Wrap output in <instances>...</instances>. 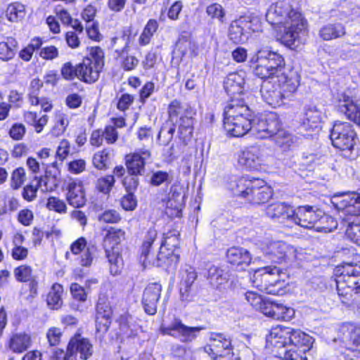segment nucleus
Returning a JSON list of instances; mask_svg holds the SVG:
<instances>
[{"label": "nucleus", "instance_id": "41", "mask_svg": "<svg viewBox=\"0 0 360 360\" xmlns=\"http://www.w3.org/2000/svg\"><path fill=\"white\" fill-rule=\"evenodd\" d=\"M125 239V231L120 229L110 228L104 238V245L108 247H117Z\"/></svg>", "mask_w": 360, "mask_h": 360}, {"label": "nucleus", "instance_id": "3", "mask_svg": "<svg viewBox=\"0 0 360 360\" xmlns=\"http://www.w3.org/2000/svg\"><path fill=\"white\" fill-rule=\"evenodd\" d=\"M250 63L256 64L254 67V73L262 79H271L274 83L288 81L289 83L284 86L290 91L299 86L298 76L295 73L287 75L284 72L283 57L267 47L257 50L251 57Z\"/></svg>", "mask_w": 360, "mask_h": 360}, {"label": "nucleus", "instance_id": "8", "mask_svg": "<svg viewBox=\"0 0 360 360\" xmlns=\"http://www.w3.org/2000/svg\"><path fill=\"white\" fill-rule=\"evenodd\" d=\"M335 278L331 280L330 285H335L338 292L352 290V285L356 284L354 278L360 276V265L352 263H344L337 266L334 269Z\"/></svg>", "mask_w": 360, "mask_h": 360}, {"label": "nucleus", "instance_id": "16", "mask_svg": "<svg viewBox=\"0 0 360 360\" xmlns=\"http://www.w3.org/2000/svg\"><path fill=\"white\" fill-rule=\"evenodd\" d=\"M265 213L272 220L286 226H291L293 208L286 202H276L269 205Z\"/></svg>", "mask_w": 360, "mask_h": 360}, {"label": "nucleus", "instance_id": "20", "mask_svg": "<svg viewBox=\"0 0 360 360\" xmlns=\"http://www.w3.org/2000/svg\"><path fill=\"white\" fill-rule=\"evenodd\" d=\"M92 345L89 340L80 336L72 338L68 345V360H76L77 354L80 358L87 359L92 355Z\"/></svg>", "mask_w": 360, "mask_h": 360}, {"label": "nucleus", "instance_id": "17", "mask_svg": "<svg viewBox=\"0 0 360 360\" xmlns=\"http://www.w3.org/2000/svg\"><path fill=\"white\" fill-rule=\"evenodd\" d=\"M245 85V72H238L229 74L224 81V88L226 94L233 98H244L243 91Z\"/></svg>", "mask_w": 360, "mask_h": 360}, {"label": "nucleus", "instance_id": "12", "mask_svg": "<svg viewBox=\"0 0 360 360\" xmlns=\"http://www.w3.org/2000/svg\"><path fill=\"white\" fill-rule=\"evenodd\" d=\"M251 122V129L249 132L260 139L273 136L281 127L275 115H270L268 117H256L252 114Z\"/></svg>", "mask_w": 360, "mask_h": 360}, {"label": "nucleus", "instance_id": "37", "mask_svg": "<svg viewBox=\"0 0 360 360\" xmlns=\"http://www.w3.org/2000/svg\"><path fill=\"white\" fill-rule=\"evenodd\" d=\"M207 279L211 285L221 290V286L228 281V273L217 266H211L208 269Z\"/></svg>", "mask_w": 360, "mask_h": 360}, {"label": "nucleus", "instance_id": "38", "mask_svg": "<svg viewBox=\"0 0 360 360\" xmlns=\"http://www.w3.org/2000/svg\"><path fill=\"white\" fill-rule=\"evenodd\" d=\"M246 300L256 309L259 310L264 315L267 316L271 300L264 297L261 294H245Z\"/></svg>", "mask_w": 360, "mask_h": 360}, {"label": "nucleus", "instance_id": "45", "mask_svg": "<svg viewBox=\"0 0 360 360\" xmlns=\"http://www.w3.org/2000/svg\"><path fill=\"white\" fill-rule=\"evenodd\" d=\"M110 161V151L108 149H103L96 153L92 159L94 166L100 170L106 169Z\"/></svg>", "mask_w": 360, "mask_h": 360}, {"label": "nucleus", "instance_id": "33", "mask_svg": "<svg viewBox=\"0 0 360 360\" xmlns=\"http://www.w3.org/2000/svg\"><path fill=\"white\" fill-rule=\"evenodd\" d=\"M125 165L131 175H142L144 173L146 162L139 153L127 155Z\"/></svg>", "mask_w": 360, "mask_h": 360}, {"label": "nucleus", "instance_id": "39", "mask_svg": "<svg viewBox=\"0 0 360 360\" xmlns=\"http://www.w3.org/2000/svg\"><path fill=\"white\" fill-rule=\"evenodd\" d=\"M17 41L12 37H6L4 41H0V60L8 61L15 55Z\"/></svg>", "mask_w": 360, "mask_h": 360}, {"label": "nucleus", "instance_id": "26", "mask_svg": "<svg viewBox=\"0 0 360 360\" xmlns=\"http://www.w3.org/2000/svg\"><path fill=\"white\" fill-rule=\"evenodd\" d=\"M101 70L89 58H84L82 62L77 65L79 79L85 83H94L98 80Z\"/></svg>", "mask_w": 360, "mask_h": 360}, {"label": "nucleus", "instance_id": "47", "mask_svg": "<svg viewBox=\"0 0 360 360\" xmlns=\"http://www.w3.org/2000/svg\"><path fill=\"white\" fill-rule=\"evenodd\" d=\"M255 273V276H262L265 281H269V278L272 277L276 281L281 274V270L275 265H269L257 269Z\"/></svg>", "mask_w": 360, "mask_h": 360}, {"label": "nucleus", "instance_id": "1", "mask_svg": "<svg viewBox=\"0 0 360 360\" xmlns=\"http://www.w3.org/2000/svg\"><path fill=\"white\" fill-rule=\"evenodd\" d=\"M266 347L285 360H307L305 352L312 345L311 336L298 329L277 326L266 338Z\"/></svg>", "mask_w": 360, "mask_h": 360}, {"label": "nucleus", "instance_id": "22", "mask_svg": "<svg viewBox=\"0 0 360 360\" xmlns=\"http://www.w3.org/2000/svg\"><path fill=\"white\" fill-rule=\"evenodd\" d=\"M66 198L68 203L74 207H83L86 201L82 182L78 179L70 180L67 186Z\"/></svg>", "mask_w": 360, "mask_h": 360}, {"label": "nucleus", "instance_id": "53", "mask_svg": "<svg viewBox=\"0 0 360 360\" xmlns=\"http://www.w3.org/2000/svg\"><path fill=\"white\" fill-rule=\"evenodd\" d=\"M346 233L352 242L360 245V221L349 222Z\"/></svg>", "mask_w": 360, "mask_h": 360}, {"label": "nucleus", "instance_id": "27", "mask_svg": "<svg viewBox=\"0 0 360 360\" xmlns=\"http://www.w3.org/2000/svg\"><path fill=\"white\" fill-rule=\"evenodd\" d=\"M338 111L343 113L346 117L360 126V108L354 101L353 98L342 95L338 105Z\"/></svg>", "mask_w": 360, "mask_h": 360}, {"label": "nucleus", "instance_id": "35", "mask_svg": "<svg viewBox=\"0 0 360 360\" xmlns=\"http://www.w3.org/2000/svg\"><path fill=\"white\" fill-rule=\"evenodd\" d=\"M48 180L47 177L41 178L37 180L36 186L30 184L25 186L22 192L23 199L27 202L33 201L37 197V193L39 188H41V189L45 191H52L53 189V186H48Z\"/></svg>", "mask_w": 360, "mask_h": 360}, {"label": "nucleus", "instance_id": "61", "mask_svg": "<svg viewBox=\"0 0 360 360\" xmlns=\"http://www.w3.org/2000/svg\"><path fill=\"white\" fill-rule=\"evenodd\" d=\"M62 331L59 328L51 327L46 332V338L50 346H56L60 342Z\"/></svg>", "mask_w": 360, "mask_h": 360}, {"label": "nucleus", "instance_id": "46", "mask_svg": "<svg viewBox=\"0 0 360 360\" xmlns=\"http://www.w3.org/2000/svg\"><path fill=\"white\" fill-rule=\"evenodd\" d=\"M160 294H143L142 304L145 312L148 315H154L157 311V303Z\"/></svg>", "mask_w": 360, "mask_h": 360}, {"label": "nucleus", "instance_id": "58", "mask_svg": "<svg viewBox=\"0 0 360 360\" xmlns=\"http://www.w3.org/2000/svg\"><path fill=\"white\" fill-rule=\"evenodd\" d=\"M46 207L50 210H53L59 213H65L67 207L63 200L56 198H49L46 203Z\"/></svg>", "mask_w": 360, "mask_h": 360}, {"label": "nucleus", "instance_id": "18", "mask_svg": "<svg viewBox=\"0 0 360 360\" xmlns=\"http://www.w3.org/2000/svg\"><path fill=\"white\" fill-rule=\"evenodd\" d=\"M359 195V193L355 192L335 194L332 198V202L338 210H342L347 214L355 216Z\"/></svg>", "mask_w": 360, "mask_h": 360}, {"label": "nucleus", "instance_id": "5", "mask_svg": "<svg viewBox=\"0 0 360 360\" xmlns=\"http://www.w3.org/2000/svg\"><path fill=\"white\" fill-rule=\"evenodd\" d=\"M169 118L178 124L179 139L189 141L193 132L194 110L188 103L172 101L168 107Z\"/></svg>", "mask_w": 360, "mask_h": 360}, {"label": "nucleus", "instance_id": "42", "mask_svg": "<svg viewBox=\"0 0 360 360\" xmlns=\"http://www.w3.org/2000/svg\"><path fill=\"white\" fill-rule=\"evenodd\" d=\"M158 22L156 20L150 19L141 34L139 43L141 46H146L150 42L151 38L158 29Z\"/></svg>", "mask_w": 360, "mask_h": 360}, {"label": "nucleus", "instance_id": "50", "mask_svg": "<svg viewBox=\"0 0 360 360\" xmlns=\"http://www.w3.org/2000/svg\"><path fill=\"white\" fill-rule=\"evenodd\" d=\"M26 179L25 171L22 167H18L11 174L10 186L13 190H18Z\"/></svg>", "mask_w": 360, "mask_h": 360}, {"label": "nucleus", "instance_id": "57", "mask_svg": "<svg viewBox=\"0 0 360 360\" xmlns=\"http://www.w3.org/2000/svg\"><path fill=\"white\" fill-rule=\"evenodd\" d=\"M174 132V126H172L168 129H167L166 127H162L158 136V140L160 142V144L162 146H167L172 140Z\"/></svg>", "mask_w": 360, "mask_h": 360}, {"label": "nucleus", "instance_id": "60", "mask_svg": "<svg viewBox=\"0 0 360 360\" xmlns=\"http://www.w3.org/2000/svg\"><path fill=\"white\" fill-rule=\"evenodd\" d=\"M95 252V246L88 245V247L81 253L80 264L82 266H90L92 264Z\"/></svg>", "mask_w": 360, "mask_h": 360}, {"label": "nucleus", "instance_id": "13", "mask_svg": "<svg viewBox=\"0 0 360 360\" xmlns=\"http://www.w3.org/2000/svg\"><path fill=\"white\" fill-rule=\"evenodd\" d=\"M293 246L282 241L271 243L265 249V257L275 264H281L292 260L296 257Z\"/></svg>", "mask_w": 360, "mask_h": 360}, {"label": "nucleus", "instance_id": "56", "mask_svg": "<svg viewBox=\"0 0 360 360\" xmlns=\"http://www.w3.org/2000/svg\"><path fill=\"white\" fill-rule=\"evenodd\" d=\"M111 323V316H107L105 314L96 315V328L97 333L104 334L106 333Z\"/></svg>", "mask_w": 360, "mask_h": 360}, {"label": "nucleus", "instance_id": "23", "mask_svg": "<svg viewBox=\"0 0 360 360\" xmlns=\"http://www.w3.org/2000/svg\"><path fill=\"white\" fill-rule=\"evenodd\" d=\"M212 358L221 356L226 350L232 349L231 340L221 333L212 334L210 340V344L205 347Z\"/></svg>", "mask_w": 360, "mask_h": 360}, {"label": "nucleus", "instance_id": "51", "mask_svg": "<svg viewBox=\"0 0 360 360\" xmlns=\"http://www.w3.org/2000/svg\"><path fill=\"white\" fill-rule=\"evenodd\" d=\"M96 314L112 316V307L108 301L107 294H100L96 305Z\"/></svg>", "mask_w": 360, "mask_h": 360}, {"label": "nucleus", "instance_id": "2", "mask_svg": "<svg viewBox=\"0 0 360 360\" xmlns=\"http://www.w3.org/2000/svg\"><path fill=\"white\" fill-rule=\"evenodd\" d=\"M266 19L269 24L283 28L280 30L281 40L286 46H297L304 41L307 22L288 0L271 5L266 13Z\"/></svg>", "mask_w": 360, "mask_h": 360}, {"label": "nucleus", "instance_id": "19", "mask_svg": "<svg viewBox=\"0 0 360 360\" xmlns=\"http://www.w3.org/2000/svg\"><path fill=\"white\" fill-rule=\"evenodd\" d=\"M273 195L271 188L263 180L253 179V184L246 200L252 205H260L268 201Z\"/></svg>", "mask_w": 360, "mask_h": 360}, {"label": "nucleus", "instance_id": "64", "mask_svg": "<svg viewBox=\"0 0 360 360\" xmlns=\"http://www.w3.org/2000/svg\"><path fill=\"white\" fill-rule=\"evenodd\" d=\"M86 165L83 159L74 160L68 164V170L72 174H78L85 170Z\"/></svg>", "mask_w": 360, "mask_h": 360}, {"label": "nucleus", "instance_id": "9", "mask_svg": "<svg viewBox=\"0 0 360 360\" xmlns=\"http://www.w3.org/2000/svg\"><path fill=\"white\" fill-rule=\"evenodd\" d=\"M131 37L129 30H124L120 37H114L111 40L112 47L115 49L117 58L121 60V67L125 71H131L138 65L139 60L129 55Z\"/></svg>", "mask_w": 360, "mask_h": 360}, {"label": "nucleus", "instance_id": "34", "mask_svg": "<svg viewBox=\"0 0 360 360\" xmlns=\"http://www.w3.org/2000/svg\"><path fill=\"white\" fill-rule=\"evenodd\" d=\"M269 308L267 316L274 319L289 321L295 315V311L292 308L287 307L282 304H278L273 301Z\"/></svg>", "mask_w": 360, "mask_h": 360}, {"label": "nucleus", "instance_id": "63", "mask_svg": "<svg viewBox=\"0 0 360 360\" xmlns=\"http://www.w3.org/2000/svg\"><path fill=\"white\" fill-rule=\"evenodd\" d=\"M188 141H184L180 140L179 142H175L172 144L169 148L167 154L169 157L176 158L184 152L185 148Z\"/></svg>", "mask_w": 360, "mask_h": 360}, {"label": "nucleus", "instance_id": "7", "mask_svg": "<svg viewBox=\"0 0 360 360\" xmlns=\"http://www.w3.org/2000/svg\"><path fill=\"white\" fill-rule=\"evenodd\" d=\"M269 153V148L264 145L250 146L238 153V162L247 169L257 170L266 164Z\"/></svg>", "mask_w": 360, "mask_h": 360}, {"label": "nucleus", "instance_id": "49", "mask_svg": "<svg viewBox=\"0 0 360 360\" xmlns=\"http://www.w3.org/2000/svg\"><path fill=\"white\" fill-rule=\"evenodd\" d=\"M69 124V117L63 112H58L56 116V123L53 129V133L56 136L62 134Z\"/></svg>", "mask_w": 360, "mask_h": 360}, {"label": "nucleus", "instance_id": "43", "mask_svg": "<svg viewBox=\"0 0 360 360\" xmlns=\"http://www.w3.org/2000/svg\"><path fill=\"white\" fill-rule=\"evenodd\" d=\"M6 15L11 22H16L24 18L25 15V6L20 3H12L7 7Z\"/></svg>", "mask_w": 360, "mask_h": 360}, {"label": "nucleus", "instance_id": "29", "mask_svg": "<svg viewBox=\"0 0 360 360\" xmlns=\"http://www.w3.org/2000/svg\"><path fill=\"white\" fill-rule=\"evenodd\" d=\"M252 184L253 179L241 176L231 180L228 184V188L233 195L246 200Z\"/></svg>", "mask_w": 360, "mask_h": 360}, {"label": "nucleus", "instance_id": "11", "mask_svg": "<svg viewBox=\"0 0 360 360\" xmlns=\"http://www.w3.org/2000/svg\"><path fill=\"white\" fill-rule=\"evenodd\" d=\"M202 327H190L184 325L179 318L174 317L171 323H162L160 331L163 335H170L182 342H190L194 340Z\"/></svg>", "mask_w": 360, "mask_h": 360}, {"label": "nucleus", "instance_id": "24", "mask_svg": "<svg viewBox=\"0 0 360 360\" xmlns=\"http://www.w3.org/2000/svg\"><path fill=\"white\" fill-rule=\"evenodd\" d=\"M250 21L240 18L233 21L229 28V37L235 44L245 42L248 39V29H251Z\"/></svg>", "mask_w": 360, "mask_h": 360}, {"label": "nucleus", "instance_id": "52", "mask_svg": "<svg viewBox=\"0 0 360 360\" xmlns=\"http://www.w3.org/2000/svg\"><path fill=\"white\" fill-rule=\"evenodd\" d=\"M115 184L113 175H107L98 179L96 181V188L105 194L109 193Z\"/></svg>", "mask_w": 360, "mask_h": 360}, {"label": "nucleus", "instance_id": "62", "mask_svg": "<svg viewBox=\"0 0 360 360\" xmlns=\"http://www.w3.org/2000/svg\"><path fill=\"white\" fill-rule=\"evenodd\" d=\"M120 219V214L114 210H106L98 217V220L104 223H117Z\"/></svg>", "mask_w": 360, "mask_h": 360}, {"label": "nucleus", "instance_id": "10", "mask_svg": "<svg viewBox=\"0 0 360 360\" xmlns=\"http://www.w3.org/2000/svg\"><path fill=\"white\" fill-rule=\"evenodd\" d=\"M333 146L341 150H351L355 145L356 133L349 122H335L330 131Z\"/></svg>", "mask_w": 360, "mask_h": 360}, {"label": "nucleus", "instance_id": "40", "mask_svg": "<svg viewBox=\"0 0 360 360\" xmlns=\"http://www.w3.org/2000/svg\"><path fill=\"white\" fill-rule=\"evenodd\" d=\"M120 332L123 335L131 338L135 336L137 332V326L133 317L129 314L121 315L119 319Z\"/></svg>", "mask_w": 360, "mask_h": 360}, {"label": "nucleus", "instance_id": "30", "mask_svg": "<svg viewBox=\"0 0 360 360\" xmlns=\"http://www.w3.org/2000/svg\"><path fill=\"white\" fill-rule=\"evenodd\" d=\"M31 345L30 336L25 333L13 334L7 343V347L14 353H22Z\"/></svg>", "mask_w": 360, "mask_h": 360}, {"label": "nucleus", "instance_id": "31", "mask_svg": "<svg viewBox=\"0 0 360 360\" xmlns=\"http://www.w3.org/2000/svg\"><path fill=\"white\" fill-rule=\"evenodd\" d=\"M179 233L176 230L169 231L163 235L160 251L163 252L165 248L168 250V253L165 254L163 252L162 264L165 262V259L168 258V256L172 255L175 248L179 245Z\"/></svg>", "mask_w": 360, "mask_h": 360}, {"label": "nucleus", "instance_id": "4", "mask_svg": "<svg viewBox=\"0 0 360 360\" xmlns=\"http://www.w3.org/2000/svg\"><path fill=\"white\" fill-rule=\"evenodd\" d=\"M224 127L234 137H240L251 129L252 111L244 98H233L224 108Z\"/></svg>", "mask_w": 360, "mask_h": 360}, {"label": "nucleus", "instance_id": "25", "mask_svg": "<svg viewBox=\"0 0 360 360\" xmlns=\"http://www.w3.org/2000/svg\"><path fill=\"white\" fill-rule=\"evenodd\" d=\"M227 260L239 270H245L250 264L252 257L249 251L240 247H232L227 250Z\"/></svg>", "mask_w": 360, "mask_h": 360}, {"label": "nucleus", "instance_id": "54", "mask_svg": "<svg viewBox=\"0 0 360 360\" xmlns=\"http://www.w3.org/2000/svg\"><path fill=\"white\" fill-rule=\"evenodd\" d=\"M60 72L63 78L66 80L70 81L75 78L79 79L77 65L74 67L70 62H67L63 65Z\"/></svg>", "mask_w": 360, "mask_h": 360}, {"label": "nucleus", "instance_id": "44", "mask_svg": "<svg viewBox=\"0 0 360 360\" xmlns=\"http://www.w3.org/2000/svg\"><path fill=\"white\" fill-rule=\"evenodd\" d=\"M273 139L276 144L283 151L291 150L290 148L293 143L291 134L284 130L278 129V131L273 135Z\"/></svg>", "mask_w": 360, "mask_h": 360}, {"label": "nucleus", "instance_id": "28", "mask_svg": "<svg viewBox=\"0 0 360 360\" xmlns=\"http://www.w3.org/2000/svg\"><path fill=\"white\" fill-rule=\"evenodd\" d=\"M323 118L322 112L314 105H307L302 120V126L305 130H314L320 127Z\"/></svg>", "mask_w": 360, "mask_h": 360}, {"label": "nucleus", "instance_id": "48", "mask_svg": "<svg viewBox=\"0 0 360 360\" xmlns=\"http://www.w3.org/2000/svg\"><path fill=\"white\" fill-rule=\"evenodd\" d=\"M206 13L212 19H216L223 23L225 18V11L222 6L217 3L209 5L206 8Z\"/></svg>", "mask_w": 360, "mask_h": 360}, {"label": "nucleus", "instance_id": "32", "mask_svg": "<svg viewBox=\"0 0 360 360\" xmlns=\"http://www.w3.org/2000/svg\"><path fill=\"white\" fill-rule=\"evenodd\" d=\"M345 33V27L340 22L328 23L319 30L321 38L326 41L340 38L344 36Z\"/></svg>", "mask_w": 360, "mask_h": 360}, {"label": "nucleus", "instance_id": "14", "mask_svg": "<svg viewBox=\"0 0 360 360\" xmlns=\"http://www.w3.org/2000/svg\"><path fill=\"white\" fill-rule=\"evenodd\" d=\"M158 232L154 228H150L145 236L143 245L141 248L140 261L144 268L152 265L155 266H162L163 252L160 251L155 257L150 252L152 244L156 240Z\"/></svg>", "mask_w": 360, "mask_h": 360}, {"label": "nucleus", "instance_id": "21", "mask_svg": "<svg viewBox=\"0 0 360 360\" xmlns=\"http://www.w3.org/2000/svg\"><path fill=\"white\" fill-rule=\"evenodd\" d=\"M179 278V292H189L198 290V274L193 266L188 264L181 266Z\"/></svg>", "mask_w": 360, "mask_h": 360}, {"label": "nucleus", "instance_id": "6", "mask_svg": "<svg viewBox=\"0 0 360 360\" xmlns=\"http://www.w3.org/2000/svg\"><path fill=\"white\" fill-rule=\"evenodd\" d=\"M260 93L263 100L269 105L276 108L285 103V100L290 99L297 91L296 86L293 91L287 89L284 86L289 82H273L271 79H263Z\"/></svg>", "mask_w": 360, "mask_h": 360}, {"label": "nucleus", "instance_id": "59", "mask_svg": "<svg viewBox=\"0 0 360 360\" xmlns=\"http://www.w3.org/2000/svg\"><path fill=\"white\" fill-rule=\"evenodd\" d=\"M91 60L94 65L103 68L104 65V52L100 47L92 48L90 53V56L86 57Z\"/></svg>", "mask_w": 360, "mask_h": 360}, {"label": "nucleus", "instance_id": "36", "mask_svg": "<svg viewBox=\"0 0 360 360\" xmlns=\"http://www.w3.org/2000/svg\"><path fill=\"white\" fill-rule=\"evenodd\" d=\"M106 257L110 264V271L112 275L120 273L123 261L118 247H108L105 248Z\"/></svg>", "mask_w": 360, "mask_h": 360}, {"label": "nucleus", "instance_id": "15", "mask_svg": "<svg viewBox=\"0 0 360 360\" xmlns=\"http://www.w3.org/2000/svg\"><path fill=\"white\" fill-rule=\"evenodd\" d=\"M292 224L299 225L306 229H312L321 219H323L321 212L315 211L311 206L299 207L293 210Z\"/></svg>", "mask_w": 360, "mask_h": 360}, {"label": "nucleus", "instance_id": "55", "mask_svg": "<svg viewBox=\"0 0 360 360\" xmlns=\"http://www.w3.org/2000/svg\"><path fill=\"white\" fill-rule=\"evenodd\" d=\"M32 269L27 265H21L14 270V274L17 281L20 282H27L32 278Z\"/></svg>", "mask_w": 360, "mask_h": 360}]
</instances>
